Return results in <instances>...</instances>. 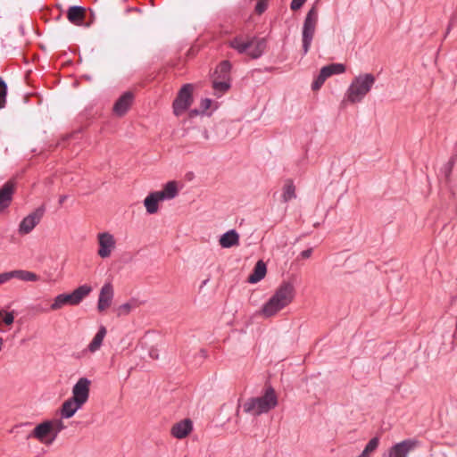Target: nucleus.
Instances as JSON below:
<instances>
[{
	"instance_id": "nucleus-40",
	"label": "nucleus",
	"mask_w": 457,
	"mask_h": 457,
	"mask_svg": "<svg viewBox=\"0 0 457 457\" xmlns=\"http://www.w3.org/2000/svg\"><path fill=\"white\" fill-rule=\"evenodd\" d=\"M14 312H9L5 313L3 322L6 326H11L14 322Z\"/></svg>"
},
{
	"instance_id": "nucleus-11",
	"label": "nucleus",
	"mask_w": 457,
	"mask_h": 457,
	"mask_svg": "<svg viewBox=\"0 0 457 457\" xmlns=\"http://www.w3.org/2000/svg\"><path fill=\"white\" fill-rule=\"evenodd\" d=\"M134 99V95L130 91L124 92L114 103L112 111L119 116H124L130 108Z\"/></svg>"
},
{
	"instance_id": "nucleus-19",
	"label": "nucleus",
	"mask_w": 457,
	"mask_h": 457,
	"mask_svg": "<svg viewBox=\"0 0 457 457\" xmlns=\"http://www.w3.org/2000/svg\"><path fill=\"white\" fill-rule=\"evenodd\" d=\"M232 64L228 60H224L219 63V65L216 67L214 71V79H217L219 80H225V81H230L232 80L231 78V71Z\"/></svg>"
},
{
	"instance_id": "nucleus-28",
	"label": "nucleus",
	"mask_w": 457,
	"mask_h": 457,
	"mask_svg": "<svg viewBox=\"0 0 457 457\" xmlns=\"http://www.w3.org/2000/svg\"><path fill=\"white\" fill-rule=\"evenodd\" d=\"M321 70L325 72L328 78L335 74H341L345 71V66L343 63H330L323 66Z\"/></svg>"
},
{
	"instance_id": "nucleus-23",
	"label": "nucleus",
	"mask_w": 457,
	"mask_h": 457,
	"mask_svg": "<svg viewBox=\"0 0 457 457\" xmlns=\"http://www.w3.org/2000/svg\"><path fill=\"white\" fill-rule=\"evenodd\" d=\"M159 196L164 200H170L175 198L179 194L178 184L175 180L167 182L161 191H157Z\"/></svg>"
},
{
	"instance_id": "nucleus-46",
	"label": "nucleus",
	"mask_w": 457,
	"mask_h": 457,
	"mask_svg": "<svg viewBox=\"0 0 457 457\" xmlns=\"http://www.w3.org/2000/svg\"><path fill=\"white\" fill-rule=\"evenodd\" d=\"M199 354L202 359H205L207 357V353L204 349H201L199 351Z\"/></svg>"
},
{
	"instance_id": "nucleus-43",
	"label": "nucleus",
	"mask_w": 457,
	"mask_h": 457,
	"mask_svg": "<svg viewBox=\"0 0 457 457\" xmlns=\"http://www.w3.org/2000/svg\"><path fill=\"white\" fill-rule=\"evenodd\" d=\"M199 114H204V112L199 109H191L188 112L189 118L196 117Z\"/></svg>"
},
{
	"instance_id": "nucleus-9",
	"label": "nucleus",
	"mask_w": 457,
	"mask_h": 457,
	"mask_svg": "<svg viewBox=\"0 0 457 457\" xmlns=\"http://www.w3.org/2000/svg\"><path fill=\"white\" fill-rule=\"evenodd\" d=\"M52 433V420H45L37 424L34 429L28 435L27 438L34 437L39 442L49 445L48 440Z\"/></svg>"
},
{
	"instance_id": "nucleus-30",
	"label": "nucleus",
	"mask_w": 457,
	"mask_h": 457,
	"mask_svg": "<svg viewBox=\"0 0 457 457\" xmlns=\"http://www.w3.org/2000/svg\"><path fill=\"white\" fill-rule=\"evenodd\" d=\"M194 132L200 133L204 140H208L209 137H209V132H208V130L205 128H204L203 129H201L200 128H197V127H194V128H191V129H187L186 131H185L184 136L188 137L189 140L192 141L195 144H196L197 142L194 141L195 138H194V137L192 135Z\"/></svg>"
},
{
	"instance_id": "nucleus-14",
	"label": "nucleus",
	"mask_w": 457,
	"mask_h": 457,
	"mask_svg": "<svg viewBox=\"0 0 457 457\" xmlns=\"http://www.w3.org/2000/svg\"><path fill=\"white\" fill-rule=\"evenodd\" d=\"M192 430V420L190 419H184L172 426L170 434L177 439H183L187 437Z\"/></svg>"
},
{
	"instance_id": "nucleus-39",
	"label": "nucleus",
	"mask_w": 457,
	"mask_h": 457,
	"mask_svg": "<svg viewBox=\"0 0 457 457\" xmlns=\"http://www.w3.org/2000/svg\"><path fill=\"white\" fill-rule=\"evenodd\" d=\"M212 100L210 98H204L201 100L200 103V110L204 112V114L206 113V112L210 109L212 106Z\"/></svg>"
},
{
	"instance_id": "nucleus-15",
	"label": "nucleus",
	"mask_w": 457,
	"mask_h": 457,
	"mask_svg": "<svg viewBox=\"0 0 457 457\" xmlns=\"http://www.w3.org/2000/svg\"><path fill=\"white\" fill-rule=\"evenodd\" d=\"M14 193V184L12 181L5 182L0 187V212L9 207Z\"/></svg>"
},
{
	"instance_id": "nucleus-33",
	"label": "nucleus",
	"mask_w": 457,
	"mask_h": 457,
	"mask_svg": "<svg viewBox=\"0 0 457 457\" xmlns=\"http://www.w3.org/2000/svg\"><path fill=\"white\" fill-rule=\"evenodd\" d=\"M8 87L4 79L0 77V109H3L6 104Z\"/></svg>"
},
{
	"instance_id": "nucleus-56",
	"label": "nucleus",
	"mask_w": 457,
	"mask_h": 457,
	"mask_svg": "<svg viewBox=\"0 0 457 457\" xmlns=\"http://www.w3.org/2000/svg\"><path fill=\"white\" fill-rule=\"evenodd\" d=\"M358 457H361V455H359Z\"/></svg>"
},
{
	"instance_id": "nucleus-42",
	"label": "nucleus",
	"mask_w": 457,
	"mask_h": 457,
	"mask_svg": "<svg viewBox=\"0 0 457 457\" xmlns=\"http://www.w3.org/2000/svg\"><path fill=\"white\" fill-rule=\"evenodd\" d=\"M12 278V271L0 273V285Z\"/></svg>"
},
{
	"instance_id": "nucleus-54",
	"label": "nucleus",
	"mask_w": 457,
	"mask_h": 457,
	"mask_svg": "<svg viewBox=\"0 0 457 457\" xmlns=\"http://www.w3.org/2000/svg\"><path fill=\"white\" fill-rule=\"evenodd\" d=\"M3 312H4L2 310H0V318L3 316Z\"/></svg>"
},
{
	"instance_id": "nucleus-12",
	"label": "nucleus",
	"mask_w": 457,
	"mask_h": 457,
	"mask_svg": "<svg viewBox=\"0 0 457 457\" xmlns=\"http://www.w3.org/2000/svg\"><path fill=\"white\" fill-rule=\"evenodd\" d=\"M113 287L110 282L104 284L102 287L97 302V310L100 312H104L110 307L113 298Z\"/></svg>"
},
{
	"instance_id": "nucleus-31",
	"label": "nucleus",
	"mask_w": 457,
	"mask_h": 457,
	"mask_svg": "<svg viewBox=\"0 0 457 457\" xmlns=\"http://www.w3.org/2000/svg\"><path fill=\"white\" fill-rule=\"evenodd\" d=\"M295 197H296L295 187L294 186L293 182L290 180L284 187L282 199H283V202L287 203Z\"/></svg>"
},
{
	"instance_id": "nucleus-51",
	"label": "nucleus",
	"mask_w": 457,
	"mask_h": 457,
	"mask_svg": "<svg viewBox=\"0 0 457 457\" xmlns=\"http://www.w3.org/2000/svg\"><path fill=\"white\" fill-rule=\"evenodd\" d=\"M209 280H210V278H206V279H204V280L202 282V285L200 286V288L204 287L208 283V281H209Z\"/></svg>"
},
{
	"instance_id": "nucleus-25",
	"label": "nucleus",
	"mask_w": 457,
	"mask_h": 457,
	"mask_svg": "<svg viewBox=\"0 0 457 457\" xmlns=\"http://www.w3.org/2000/svg\"><path fill=\"white\" fill-rule=\"evenodd\" d=\"M106 328L101 325L98 328L97 333L95 335L94 338L90 342L87 346V350L94 353L100 348L102 345L103 340L106 335Z\"/></svg>"
},
{
	"instance_id": "nucleus-52",
	"label": "nucleus",
	"mask_w": 457,
	"mask_h": 457,
	"mask_svg": "<svg viewBox=\"0 0 457 457\" xmlns=\"http://www.w3.org/2000/svg\"><path fill=\"white\" fill-rule=\"evenodd\" d=\"M4 339L0 337V351L3 348Z\"/></svg>"
},
{
	"instance_id": "nucleus-38",
	"label": "nucleus",
	"mask_w": 457,
	"mask_h": 457,
	"mask_svg": "<svg viewBox=\"0 0 457 457\" xmlns=\"http://www.w3.org/2000/svg\"><path fill=\"white\" fill-rule=\"evenodd\" d=\"M132 304L130 303H125L118 307V316L127 315L130 312Z\"/></svg>"
},
{
	"instance_id": "nucleus-3",
	"label": "nucleus",
	"mask_w": 457,
	"mask_h": 457,
	"mask_svg": "<svg viewBox=\"0 0 457 457\" xmlns=\"http://www.w3.org/2000/svg\"><path fill=\"white\" fill-rule=\"evenodd\" d=\"M92 292V287L84 284L74 289L71 293L60 294L54 299V303L50 305L49 310L56 311L64 305H79L85 297ZM40 312H47L48 309L35 307Z\"/></svg>"
},
{
	"instance_id": "nucleus-4",
	"label": "nucleus",
	"mask_w": 457,
	"mask_h": 457,
	"mask_svg": "<svg viewBox=\"0 0 457 457\" xmlns=\"http://www.w3.org/2000/svg\"><path fill=\"white\" fill-rule=\"evenodd\" d=\"M375 80V77L371 73L355 77L347 89V99L351 103L361 101L371 89Z\"/></svg>"
},
{
	"instance_id": "nucleus-18",
	"label": "nucleus",
	"mask_w": 457,
	"mask_h": 457,
	"mask_svg": "<svg viewBox=\"0 0 457 457\" xmlns=\"http://www.w3.org/2000/svg\"><path fill=\"white\" fill-rule=\"evenodd\" d=\"M251 41L253 42V46L247 51V54L251 57V59H258L260 58L265 49L267 47V41L264 37H251Z\"/></svg>"
},
{
	"instance_id": "nucleus-35",
	"label": "nucleus",
	"mask_w": 457,
	"mask_h": 457,
	"mask_svg": "<svg viewBox=\"0 0 457 457\" xmlns=\"http://www.w3.org/2000/svg\"><path fill=\"white\" fill-rule=\"evenodd\" d=\"M382 457H400V442L395 443Z\"/></svg>"
},
{
	"instance_id": "nucleus-55",
	"label": "nucleus",
	"mask_w": 457,
	"mask_h": 457,
	"mask_svg": "<svg viewBox=\"0 0 457 457\" xmlns=\"http://www.w3.org/2000/svg\"><path fill=\"white\" fill-rule=\"evenodd\" d=\"M3 330L0 328V332H2Z\"/></svg>"
},
{
	"instance_id": "nucleus-22",
	"label": "nucleus",
	"mask_w": 457,
	"mask_h": 457,
	"mask_svg": "<svg viewBox=\"0 0 457 457\" xmlns=\"http://www.w3.org/2000/svg\"><path fill=\"white\" fill-rule=\"evenodd\" d=\"M157 191L151 192L144 200V205L148 214H154L159 210V203L163 201Z\"/></svg>"
},
{
	"instance_id": "nucleus-49",
	"label": "nucleus",
	"mask_w": 457,
	"mask_h": 457,
	"mask_svg": "<svg viewBox=\"0 0 457 457\" xmlns=\"http://www.w3.org/2000/svg\"><path fill=\"white\" fill-rule=\"evenodd\" d=\"M371 453H369L365 448L364 450L361 452V453L360 454L361 457H370V454Z\"/></svg>"
},
{
	"instance_id": "nucleus-48",
	"label": "nucleus",
	"mask_w": 457,
	"mask_h": 457,
	"mask_svg": "<svg viewBox=\"0 0 457 457\" xmlns=\"http://www.w3.org/2000/svg\"><path fill=\"white\" fill-rule=\"evenodd\" d=\"M371 453H369L365 448L364 450L361 452V453L360 454L361 457H370V454Z\"/></svg>"
},
{
	"instance_id": "nucleus-32",
	"label": "nucleus",
	"mask_w": 457,
	"mask_h": 457,
	"mask_svg": "<svg viewBox=\"0 0 457 457\" xmlns=\"http://www.w3.org/2000/svg\"><path fill=\"white\" fill-rule=\"evenodd\" d=\"M420 445V442L416 439H408L402 442V457L415 450Z\"/></svg>"
},
{
	"instance_id": "nucleus-20",
	"label": "nucleus",
	"mask_w": 457,
	"mask_h": 457,
	"mask_svg": "<svg viewBox=\"0 0 457 457\" xmlns=\"http://www.w3.org/2000/svg\"><path fill=\"white\" fill-rule=\"evenodd\" d=\"M219 243L222 248H230L239 245V234L232 228L222 234Z\"/></svg>"
},
{
	"instance_id": "nucleus-7",
	"label": "nucleus",
	"mask_w": 457,
	"mask_h": 457,
	"mask_svg": "<svg viewBox=\"0 0 457 457\" xmlns=\"http://www.w3.org/2000/svg\"><path fill=\"white\" fill-rule=\"evenodd\" d=\"M46 212L45 204L38 206L34 212L23 218L19 225V233L21 235L29 234L40 222Z\"/></svg>"
},
{
	"instance_id": "nucleus-53",
	"label": "nucleus",
	"mask_w": 457,
	"mask_h": 457,
	"mask_svg": "<svg viewBox=\"0 0 457 457\" xmlns=\"http://www.w3.org/2000/svg\"><path fill=\"white\" fill-rule=\"evenodd\" d=\"M240 407H241V405H240V404H238V405H237V412H236V414H237V417H238V415H239Z\"/></svg>"
},
{
	"instance_id": "nucleus-34",
	"label": "nucleus",
	"mask_w": 457,
	"mask_h": 457,
	"mask_svg": "<svg viewBox=\"0 0 457 457\" xmlns=\"http://www.w3.org/2000/svg\"><path fill=\"white\" fill-rule=\"evenodd\" d=\"M327 79L328 77L326 76L325 72L320 69L319 75L315 78L312 84V89L313 91L319 90Z\"/></svg>"
},
{
	"instance_id": "nucleus-45",
	"label": "nucleus",
	"mask_w": 457,
	"mask_h": 457,
	"mask_svg": "<svg viewBox=\"0 0 457 457\" xmlns=\"http://www.w3.org/2000/svg\"><path fill=\"white\" fill-rule=\"evenodd\" d=\"M149 354H150L151 358H153V359H158L157 350H155V349H151V350H150V352H149Z\"/></svg>"
},
{
	"instance_id": "nucleus-47",
	"label": "nucleus",
	"mask_w": 457,
	"mask_h": 457,
	"mask_svg": "<svg viewBox=\"0 0 457 457\" xmlns=\"http://www.w3.org/2000/svg\"><path fill=\"white\" fill-rule=\"evenodd\" d=\"M66 199H67V195H61L59 197V201H58L59 204L62 205L65 202Z\"/></svg>"
},
{
	"instance_id": "nucleus-26",
	"label": "nucleus",
	"mask_w": 457,
	"mask_h": 457,
	"mask_svg": "<svg viewBox=\"0 0 457 457\" xmlns=\"http://www.w3.org/2000/svg\"><path fill=\"white\" fill-rule=\"evenodd\" d=\"M12 278H18L22 281H37L39 279L36 273L24 270H12Z\"/></svg>"
},
{
	"instance_id": "nucleus-24",
	"label": "nucleus",
	"mask_w": 457,
	"mask_h": 457,
	"mask_svg": "<svg viewBox=\"0 0 457 457\" xmlns=\"http://www.w3.org/2000/svg\"><path fill=\"white\" fill-rule=\"evenodd\" d=\"M228 46L237 50L239 54H247V51L253 46V42L251 38L243 41L242 37L237 36L228 42Z\"/></svg>"
},
{
	"instance_id": "nucleus-21",
	"label": "nucleus",
	"mask_w": 457,
	"mask_h": 457,
	"mask_svg": "<svg viewBox=\"0 0 457 457\" xmlns=\"http://www.w3.org/2000/svg\"><path fill=\"white\" fill-rule=\"evenodd\" d=\"M267 273V265L262 260H259L253 269L252 273L247 278V282L251 284H255L264 278Z\"/></svg>"
},
{
	"instance_id": "nucleus-2",
	"label": "nucleus",
	"mask_w": 457,
	"mask_h": 457,
	"mask_svg": "<svg viewBox=\"0 0 457 457\" xmlns=\"http://www.w3.org/2000/svg\"><path fill=\"white\" fill-rule=\"evenodd\" d=\"M278 403L275 389L267 386L262 396L251 397L243 404V411L253 416H260L274 409Z\"/></svg>"
},
{
	"instance_id": "nucleus-8",
	"label": "nucleus",
	"mask_w": 457,
	"mask_h": 457,
	"mask_svg": "<svg viewBox=\"0 0 457 457\" xmlns=\"http://www.w3.org/2000/svg\"><path fill=\"white\" fill-rule=\"evenodd\" d=\"M90 385L91 381L87 378H80L72 387L71 398L84 405L89 398Z\"/></svg>"
},
{
	"instance_id": "nucleus-41",
	"label": "nucleus",
	"mask_w": 457,
	"mask_h": 457,
	"mask_svg": "<svg viewBox=\"0 0 457 457\" xmlns=\"http://www.w3.org/2000/svg\"><path fill=\"white\" fill-rule=\"evenodd\" d=\"M307 0H292L290 8L292 11L296 12L303 7Z\"/></svg>"
},
{
	"instance_id": "nucleus-44",
	"label": "nucleus",
	"mask_w": 457,
	"mask_h": 457,
	"mask_svg": "<svg viewBox=\"0 0 457 457\" xmlns=\"http://www.w3.org/2000/svg\"><path fill=\"white\" fill-rule=\"evenodd\" d=\"M312 248H308V249L302 251L300 253V256L303 259H307L312 255Z\"/></svg>"
},
{
	"instance_id": "nucleus-13",
	"label": "nucleus",
	"mask_w": 457,
	"mask_h": 457,
	"mask_svg": "<svg viewBox=\"0 0 457 457\" xmlns=\"http://www.w3.org/2000/svg\"><path fill=\"white\" fill-rule=\"evenodd\" d=\"M87 9L81 5H71L67 10L68 21L77 26H82L85 23Z\"/></svg>"
},
{
	"instance_id": "nucleus-6",
	"label": "nucleus",
	"mask_w": 457,
	"mask_h": 457,
	"mask_svg": "<svg viewBox=\"0 0 457 457\" xmlns=\"http://www.w3.org/2000/svg\"><path fill=\"white\" fill-rule=\"evenodd\" d=\"M193 91V84L187 83L181 87L172 103V109L175 116L179 117L189 109L194 100Z\"/></svg>"
},
{
	"instance_id": "nucleus-37",
	"label": "nucleus",
	"mask_w": 457,
	"mask_h": 457,
	"mask_svg": "<svg viewBox=\"0 0 457 457\" xmlns=\"http://www.w3.org/2000/svg\"><path fill=\"white\" fill-rule=\"evenodd\" d=\"M378 445H379V438L378 436H374L368 442V444L366 445V446L364 448L369 453H373L378 447Z\"/></svg>"
},
{
	"instance_id": "nucleus-29",
	"label": "nucleus",
	"mask_w": 457,
	"mask_h": 457,
	"mask_svg": "<svg viewBox=\"0 0 457 457\" xmlns=\"http://www.w3.org/2000/svg\"><path fill=\"white\" fill-rule=\"evenodd\" d=\"M52 420V433L51 437L48 440V444H53V442L56 439L58 434L66 428V426L62 422V420Z\"/></svg>"
},
{
	"instance_id": "nucleus-50",
	"label": "nucleus",
	"mask_w": 457,
	"mask_h": 457,
	"mask_svg": "<svg viewBox=\"0 0 457 457\" xmlns=\"http://www.w3.org/2000/svg\"><path fill=\"white\" fill-rule=\"evenodd\" d=\"M371 453H369L365 448L364 450L361 452V453L360 454L361 457H370V454Z\"/></svg>"
},
{
	"instance_id": "nucleus-17",
	"label": "nucleus",
	"mask_w": 457,
	"mask_h": 457,
	"mask_svg": "<svg viewBox=\"0 0 457 457\" xmlns=\"http://www.w3.org/2000/svg\"><path fill=\"white\" fill-rule=\"evenodd\" d=\"M251 41L253 42V46L247 51V54L251 57V59H258L260 58L265 49L267 47V41L264 37H251Z\"/></svg>"
},
{
	"instance_id": "nucleus-10",
	"label": "nucleus",
	"mask_w": 457,
	"mask_h": 457,
	"mask_svg": "<svg viewBox=\"0 0 457 457\" xmlns=\"http://www.w3.org/2000/svg\"><path fill=\"white\" fill-rule=\"evenodd\" d=\"M98 255L101 258H107L111 255L112 249L115 247V240L112 234L108 232L100 233L98 235Z\"/></svg>"
},
{
	"instance_id": "nucleus-27",
	"label": "nucleus",
	"mask_w": 457,
	"mask_h": 457,
	"mask_svg": "<svg viewBox=\"0 0 457 457\" xmlns=\"http://www.w3.org/2000/svg\"><path fill=\"white\" fill-rule=\"evenodd\" d=\"M231 87L230 81L219 80L217 79H213L212 80V88L217 96H220L221 95L228 92Z\"/></svg>"
},
{
	"instance_id": "nucleus-5",
	"label": "nucleus",
	"mask_w": 457,
	"mask_h": 457,
	"mask_svg": "<svg viewBox=\"0 0 457 457\" xmlns=\"http://www.w3.org/2000/svg\"><path fill=\"white\" fill-rule=\"evenodd\" d=\"M318 22V9L313 4L307 12L302 30L303 52L306 54L311 47Z\"/></svg>"
},
{
	"instance_id": "nucleus-1",
	"label": "nucleus",
	"mask_w": 457,
	"mask_h": 457,
	"mask_svg": "<svg viewBox=\"0 0 457 457\" xmlns=\"http://www.w3.org/2000/svg\"><path fill=\"white\" fill-rule=\"evenodd\" d=\"M295 287L289 281H283L273 295L263 304L262 313L269 318L287 306L295 298Z\"/></svg>"
},
{
	"instance_id": "nucleus-16",
	"label": "nucleus",
	"mask_w": 457,
	"mask_h": 457,
	"mask_svg": "<svg viewBox=\"0 0 457 457\" xmlns=\"http://www.w3.org/2000/svg\"><path fill=\"white\" fill-rule=\"evenodd\" d=\"M83 404H80L78 401H74L73 398L70 397L64 401L60 408V415L62 419H70L81 409Z\"/></svg>"
},
{
	"instance_id": "nucleus-36",
	"label": "nucleus",
	"mask_w": 457,
	"mask_h": 457,
	"mask_svg": "<svg viewBox=\"0 0 457 457\" xmlns=\"http://www.w3.org/2000/svg\"><path fill=\"white\" fill-rule=\"evenodd\" d=\"M269 0H258L254 11L257 14H262L268 8Z\"/></svg>"
}]
</instances>
